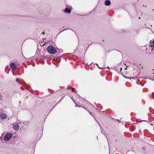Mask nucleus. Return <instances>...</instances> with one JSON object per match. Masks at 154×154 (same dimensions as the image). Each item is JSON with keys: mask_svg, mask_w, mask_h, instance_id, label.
Returning a JSON list of instances; mask_svg holds the SVG:
<instances>
[{"mask_svg": "<svg viewBox=\"0 0 154 154\" xmlns=\"http://www.w3.org/2000/svg\"><path fill=\"white\" fill-rule=\"evenodd\" d=\"M12 134L11 133H7L5 136L4 139L5 141L9 140L12 137Z\"/></svg>", "mask_w": 154, "mask_h": 154, "instance_id": "f03ea898", "label": "nucleus"}, {"mask_svg": "<svg viewBox=\"0 0 154 154\" xmlns=\"http://www.w3.org/2000/svg\"><path fill=\"white\" fill-rule=\"evenodd\" d=\"M96 65H97V66H98V64H96ZM98 67H99V68H100V69H103V67H99V66H98Z\"/></svg>", "mask_w": 154, "mask_h": 154, "instance_id": "1a4fd4ad", "label": "nucleus"}, {"mask_svg": "<svg viewBox=\"0 0 154 154\" xmlns=\"http://www.w3.org/2000/svg\"><path fill=\"white\" fill-rule=\"evenodd\" d=\"M48 52L51 54H55L56 52L55 48L53 46H48L47 48Z\"/></svg>", "mask_w": 154, "mask_h": 154, "instance_id": "f257e3e1", "label": "nucleus"}, {"mask_svg": "<svg viewBox=\"0 0 154 154\" xmlns=\"http://www.w3.org/2000/svg\"><path fill=\"white\" fill-rule=\"evenodd\" d=\"M65 12H67L68 13H71V11L68 8H66L64 10Z\"/></svg>", "mask_w": 154, "mask_h": 154, "instance_id": "6e6552de", "label": "nucleus"}, {"mask_svg": "<svg viewBox=\"0 0 154 154\" xmlns=\"http://www.w3.org/2000/svg\"><path fill=\"white\" fill-rule=\"evenodd\" d=\"M16 81H18L17 80H16Z\"/></svg>", "mask_w": 154, "mask_h": 154, "instance_id": "9b49d317", "label": "nucleus"}, {"mask_svg": "<svg viewBox=\"0 0 154 154\" xmlns=\"http://www.w3.org/2000/svg\"><path fill=\"white\" fill-rule=\"evenodd\" d=\"M110 4V2L109 0H106L105 2V5L106 6H109Z\"/></svg>", "mask_w": 154, "mask_h": 154, "instance_id": "423d86ee", "label": "nucleus"}, {"mask_svg": "<svg viewBox=\"0 0 154 154\" xmlns=\"http://www.w3.org/2000/svg\"><path fill=\"white\" fill-rule=\"evenodd\" d=\"M11 67L13 69H15L16 67L15 64L13 63H11L10 65Z\"/></svg>", "mask_w": 154, "mask_h": 154, "instance_id": "39448f33", "label": "nucleus"}, {"mask_svg": "<svg viewBox=\"0 0 154 154\" xmlns=\"http://www.w3.org/2000/svg\"><path fill=\"white\" fill-rule=\"evenodd\" d=\"M72 90L73 91H75V89H74V88H72Z\"/></svg>", "mask_w": 154, "mask_h": 154, "instance_id": "9d476101", "label": "nucleus"}, {"mask_svg": "<svg viewBox=\"0 0 154 154\" xmlns=\"http://www.w3.org/2000/svg\"><path fill=\"white\" fill-rule=\"evenodd\" d=\"M150 46L154 48V41H150Z\"/></svg>", "mask_w": 154, "mask_h": 154, "instance_id": "0eeeda50", "label": "nucleus"}, {"mask_svg": "<svg viewBox=\"0 0 154 154\" xmlns=\"http://www.w3.org/2000/svg\"><path fill=\"white\" fill-rule=\"evenodd\" d=\"M1 117L2 119H5L7 118V115L5 114H2L1 115Z\"/></svg>", "mask_w": 154, "mask_h": 154, "instance_id": "20e7f679", "label": "nucleus"}, {"mask_svg": "<svg viewBox=\"0 0 154 154\" xmlns=\"http://www.w3.org/2000/svg\"><path fill=\"white\" fill-rule=\"evenodd\" d=\"M14 129L16 130H18L19 129V126L17 123L15 122L13 124Z\"/></svg>", "mask_w": 154, "mask_h": 154, "instance_id": "7ed1b4c3", "label": "nucleus"}, {"mask_svg": "<svg viewBox=\"0 0 154 154\" xmlns=\"http://www.w3.org/2000/svg\"><path fill=\"white\" fill-rule=\"evenodd\" d=\"M16 81H18L17 80H16Z\"/></svg>", "mask_w": 154, "mask_h": 154, "instance_id": "f8f14e48", "label": "nucleus"}]
</instances>
